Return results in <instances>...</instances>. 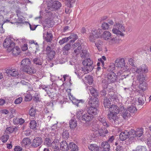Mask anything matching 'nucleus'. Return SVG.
Wrapping results in <instances>:
<instances>
[{
    "label": "nucleus",
    "instance_id": "obj_10",
    "mask_svg": "<svg viewBox=\"0 0 151 151\" xmlns=\"http://www.w3.org/2000/svg\"><path fill=\"white\" fill-rule=\"evenodd\" d=\"M42 138L37 137L35 138L31 142V146L33 148H36L40 146L42 143Z\"/></svg>",
    "mask_w": 151,
    "mask_h": 151
},
{
    "label": "nucleus",
    "instance_id": "obj_39",
    "mask_svg": "<svg viewBox=\"0 0 151 151\" xmlns=\"http://www.w3.org/2000/svg\"><path fill=\"white\" fill-rule=\"evenodd\" d=\"M70 127V128L74 129L77 126V121L75 119H72L69 122Z\"/></svg>",
    "mask_w": 151,
    "mask_h": 151
},
{
    "label": "nucleus",
    "instance_id": "obj_11",
    "mask_svg": "<svg viewBox=\"0 0 151 151\" xmlns=\"http://www.w3.org/2000/svg\"><path fill=\"white\" fill-rule=\"evenodd\" d=\"M88 104L90 106L97 108L99 105V103L97 98L90 96L89 98Z\"/></svg>",
    "mask_w": 151,
    "mask_h": 151
},
{
    "label": "nucleus",
    "instance_id": "obj_46",
    "mask_svg": "<svg viewBox=\"0 0 151 151\" xmlns=\"http://www.w3.org/2000/svg\"><path fill=\"white\" fill-rule=\"evenodd\" d=\"M62 136L65 139H67L69 137V133L68 131L64 129L63 132L62 133Z\"/></svg>",
    "mask_w": 151,
    "mask_h": 151
},
{
    "label": "nucleus",
    "instance_id": "obj_6",
    "mask_svg": "<svg viewBox=\"0 0 151 151\" xmlns=\"http://www.w3.org/2000/svg\"><path fill=\"white\" fill-rule=\"evenodd\" d=\"M116 114L108 113L107 115V118L114 125L119 124L120 122V119L119 117L117 116Z\"/></svg>",
    "mask_w": 151,
    "mask_h": 151
},
{
    "label": "nucleus",
    "instance_id": "obj_24",
    "mask_svg": "<svg viewBox=\"0 0 151 151\" xmlns=\"http://www.w3.org/2000/svg\"><path fill=\"white\" fill-rule=\"evenodd\" d=\"M88 89L90 91L91 94L94 98H97L99 96V93L96 90L91 86L89 87Z\"/></svg>",
    "mask_w": 151,
    "mask_h": 151
},
{
    "label": "nucleus",
    "instance_id": "obj_61",
    "mask_svg": "<svg viewBox=\"0 0 151 151\" xmlns=\"http://www.w3.org/2000/svg\"><path fill=\"white\" fill-rule=\"evenodd\" d=\"M40 94L39 93H36L33 97L34 100L36 101H39V100Z\"/></svg>",
    "mask_w": 151,
    "mask_h": 151
},
{
    "label": "nucleus",
    "instance_id": "obj_14",
    "mask_svg": "<svg viewBox=\"0 0 151 151\" xmlns=\"http://www.w3.org/2000/svg\"><path fill=\"white\" fill-rule=\"evenodd\" d=\"M132 135L131 133H130V131L128 132L127 131H125L120 133L119 135V139L122 141H124L128 138L129 136V139L132 140L133 139H132V138L130 137Z\"/></svg>",
    "mask_w": 151,
    "mask_h": 151
},
{
    "label": "nucleus",
    "instance_id": "obj_22",
    "mask_svg": "<svg viewBox=\"0 0 151 151\" xmlns=\"http://www.w3.org/2000/svg\"><path fill=\"white\" fill-rule=\"evenodd\" d=\"M6 71V73L8 75L13 76H16L18 75L17 70L15 69H7Z\"/></svg>",
    "mask_w": 151,
    "mask_h": 151
},
{
    "label": "nucleus",
    "instance_id": "obj_33",
    "mask_svg": "<svg viewBox=\"0 0 151 151\" xmlns=\"http://www.w3.org/2000/svg\"><path fill=\"white\" fill-rule=\"evenodd\" d=\"M31 140L28 138H26L24 139L21 143L23 147H25L26 146H28L31 144Z\"/></svg>",
    "mask_w": 151,
    "mask_h": 151
},
{
    "label": "nucleus",
    "instance_id": "obj_15",
    "mask_svg": "<svg viewBox=\"0 0 151 151\" xmlns=\"http://www.w3.org/2000/svg\"><path fill=\"white\" fill-rule=\"evenodd\" d=\"M145 99V96L142 95H141L139 98H138V101H134L135 104L139 108H142V106L145 103L144 100Z\"/></svg>",
    "mask_w": 151,
    "mask_h": 151
},
{
    "label": "nucleus",
    "instance_id": "obj_35",
    "mask_svg": "<svg viewBox=\"0 0 151 151\" xmlns=\"http://www.w3.org/2000/svg\"><path fill=\"white\" fill-rule=\"evenodd\" d=\"M43 62V59L39 58H35L33 60V63L37 65H42Z\"/></svg>",
    "mask_w": 151,
    "mask_h": 151
},
{
    "label": "nucleus",
    "instance_id": "obj_36",
    "mask_svg": "<svg viewBox=\"0 0 151 151\" xmlns=\"http://www.w3.org/2000/svg\"><path fill=\"white\" fill-rule=\"evenodd\" d=\"M88 148L91 151H98L99 149V147L96 144H91L89 146Z\"/></svg>",
    "mask_w": 151,
    "mask_h": 151
},
{
    "label": "nucleus",
    "instance_id": "obj_60",
    "mask_svg": "<svg viewBox=\"0 0 151 151\" xmlns=\"http://www.w3.org/2000/svg\"><path fill=\"white\" fill-rule=\"evenodd\" d=\"M17 15L19 17L18 18V20L19 21V22H17L16 23H21L23 19V18L22 17H19V16L20 15V13L19 12H18L17 13Z\"/></svg>",
    "mask_w": 151,
    "mask_h": 151
},
{
    "label": "nucleus",
    "instance_id": "obj_55",
    "mask_svg": "<svg viewBox=\"0 0 151 151\" xmlns=\"http://www.w3.org/2000/svg\"><path fill=\"white\" fill-rule=\"evenodd\" d=\"M69 40L68 37H65L62 40H60L59 41V43L60 45H63L64 43L67 42Z\"/></svg>",
    "mask_w": 151,
    "mask_h": 151
},
{
    "label": "nucleus",
    "instance_id": "obj_17",
    "mask_svg": "<svg viewBox=\"0 0 151 151\" xmlns=\"http://www.w3.org/2000/svg\"><path fill=\"white\" fill-rule=\"evenodd\" d=\"M136 73H139L142 71L144 73H147L148 72L147 66L145 64H143L139 67H136Z\"/></svg>",
    "mask_w": 151,
    "mask_h": 151
},
{
    "label": "nucleus",
    "instance_id": "obj_49",
    "mask_svg": "<svg viewBox=\"0 0 151 151\" xmlns=\"http://www.w3.org/2000/svg\"><path fill=\"white\" fill-rule=\"evenodd\" d=\"M30 127L31 129H35L37 126L36 122L34 120H32L30 123Z\"/></svg>",
    "mask_w": 151,
    "mask_h": 151
},
{
    "label": "nucleus",
    "instance_id": "obj_44",
    "mask_svg": "<svg viewBox=\"0 0 151 151\" xmlns=\"http://www.w3.org/2000/svg\"><path fill=\"white\" fill-rule=\"evenodd\" d=\"M86 81L89 84H91L93 81V78L92 76L90 75L87 76L85 77V79Z\"/></svg>",
    "mask_w": 151,
    "mask_h": 151
},
{
    "label": "nucleus",
    "instance_id": "obj_26",
    "mask_svg": "<svg viewBox=\"0 0 151 151\" xmlns=\"http://www.w3.org/2000/svg\"><path fill=\"white\" fill-rule=\"evenodd\" d=\"M52 132L48 134H46L45 136L46 137L50 139H54L56 138V135L54 132L56 131L55 130V129L53 128H52Z\"/></svg>",
    "mask_w": 151,
    "mask_h": 151
},
{
    "label": "nucleus",
    "instance_id": "obj_20",
    "mask_svg": "<svg viewBox=\"0 0 151 151\" xmlns=\"http://www.w3.org/2000/svg\"><path fill=\"white\" fill-rule=\"evenodd\" d=\"M73 47L74 49V52L76 54H79L82 49V46L79 42L75 43L73 45Z\"/></svg>",
    "mask_w": 151,
    "mask_h": 151
},
{
    "label": "nucleus",
    "instance_id": "obj_23",
    "mask_svg": "<svg viewBox=\"0 0 151 151\" xmlns=\"http://www.w3.org/2000/svg\"><path fill=\"white\" fill-rule=\"evenodd\" d=\"M137 106L134 103V101H133L132 104L128 107V110L130 113H135L137 110L136 107Z\"/></svg>",
    "mask_w": 151,
    "mask_h": 151
},
{
    "label": "nucleus",
    "instance_id": "obj_50",
    "mask_svg": "<svg viewBox=\"0 0 151 151\" xmlns=\"http://www.w3.org/2000/svg\"><path fill=\"white\" fill-rule=\"evenodd\" d=\"M37 110L36 109L31 108L29 110V114L30 116H32L35 117L36 112Z\"/></svg>",
    "mask_w": 151,
    "mask_h": 151
},
{
    "label": "nucleus",
    "instance_id": "obj_58",
    "mask_svg": "<svg viewBox=\"0 0 151 151\" xmlns=\"http://www.w3.org/2000/svg\"><path fill=\"white\" fill-rule=\"evenodd\" d=\"M14 131V128L12 127H9L7 128L6 129V132L7 133H12Z\"/></svg>",
    "mask_w": 151,
    "mask_h": 151
},
{
    "label": "nucleus",
    "instance_id": "obj_5",
    "mask_svg": "<svg viewBox=\"0 0 151 151\" xmlns=\"http://www.w3.org/2000/svg\"><path fill=\"white\" fill-rule=\"evenodd\" d=\"M102 32V30L101 29H93L89 33V40L91 42H94L95 40L99 37L100 34Z\"/></svg>",
    "mask_w": 151,
    "mask_h": 151
},
{
    "label": "nucleus",
    "instance_id": "obj_21",
    "mask_svg": "<svg viewBox=\"0 0 151 151\" xmlns=\"http://www.w3.org/2000/svg\"><path fill=\"white\" fill-rule=\"evenodd\" d=\"M98 119L99 121L101 122L104 126L107 127H109V124L106 121V119L104 116L103 115L99 116Z\"/></svg>",
    "mask_w": 151,
    "mask_h": 151
},
{
    "label": "nucleus",
    "instance_id": "obj_19",
    "mask_svg": "<svg viewBox=\"0 0 151 151\" xmlns=\"http://www.w3.org/2000/svg\"><path fill=\"white\" fill-rule=\"evenodd\" d=\"M109 113L112 112L113 114H117L119 112V109L118 107L115 105H112L109 107Z\"/></svg>",
    "mask_w": 151,
    "mask_h": 151
},
{
    "label": "nucleus",
    "instance_id": "obj_41",
    "mask_svg": "<svg viewBox=\"0 0 151 151\" xmlns=\"http://www.w3.org/2000/svg\"><path fill=\"white\" fill-rule=\"evenodd\" d=\"M40 88L43 90H44L45 91L47 92V94L49 96H50V92L49 91V89L50 86H45L44 85H41Z\"/></svg>",
    "mask_w": 151,
    "mask_h": 151
},
{
    "label": "nucleus",
    "instance_id": "obj_43",
    "mask_svg": "<svg viewBox=\"0 0 151 151\" xmlns=\"http://www.w3.org/2000/svg\"><path fill=\"white\" fill-rule=\"evenodd\" d=\"M99 134L101 136H105L108 133L107 129L104 128L103 129H100L99 130Z\"/></svg>",
    "mask_w": 151,
    "mask_h": 151
},
{
    "label": "nucleus",
    "instance_id": "obj_8",
    "mask_svg": "<svg viewBox=\"0 0 151 151\" xmlns=\"http://www.w3.org/2000/svg\"><path fill=\"white\" fill-rule=\"evenodd\" d=\"M15 43L13 42V39L9 37L6 38L3 42V46L4 47L8 48L9 50L15 46Z\"/></svg>",
    "mask_w": 151,
    "mask_h": 151
},
{
    "label": "nucleus",
    "instance_id": "obj_16",
    "mask_svg": "<svg viewBox=\"0 0 151 151\" xmlns=\"http://www.w3.org/2000/svg\"><path fill=\"white\" fill-rule=\"evenodd\" d=\"M87 112L93 117L98 113L97 108L90 106L87 108Z\"/></svg>",
    "mask_w": 151,
    "mask_h": 151
},
{
    "label": "nucleus",
    "instance_id": "obj_53",
    "mask_svg": "<svg viewBox=\"0 0 151 151\" xmlns=\"http://www.w3.org/2000/svg\"><path fill=\"white\" fill-rule=\"evenodd\" d=\"M9 137L8 135L5 134L3 135L1 139L2 141L4 143L6 142L9 139Z\"/></svg>",
    "mask_w": 151,
    "mask_h": 151
},
{
    "label": "nucleus",
    "instance_id": "obj_9",
    "mask_svg": "<svg viewBox=\"0 0 151 151\" xmlns=\"http://www.w3.org/2000/svg\"><path fill=\"white\" fill-rule=\"evenodd\" d=\"M125 60L124 58H118L115 61V66L119 69H122L125 67Z\"/></svg>",
    "mask_w": 151,
    "mask_h": 151
},
{
    "label": "nucleus",
    "instance_id": "obj_62",
    "mask_svg": "<svg viewBox=\"0 0 151 151\" xmlns=\"http://www.w3.org/2000/svg\"><path fill=\"white\" fill-rule=\"evenodd\" d=\"M81 71L82 70H77L76 71H75V73L78 76L79 78H80V77L82 76V73Z\"/></svg>",
    "mask_w": 151,
    "mask_h": 151
},
{
    "label": "nucleus",
    "instance_id": "obj_1",
    "mask_svg": "<svg viewBox=\"0 0 151 151\" xmlns=\"http://www.w3.org/2000/svg\"><path fill=\"white\" fill-rule=\"evenodd\" d=\"M126 29L123 22H116L114 24L112 29L113 33L117 36L124 37L125 35L124 32H126Z\"/></svg>",
    "mask_w": 151,
    "mask_h": 151
},
{
    "label": "nucleus",
    "instance_id": "obj_3",
    "mask_svg": "<svg viewBox=\"0 0 151 151\" xmlns=\"http://www.w3.org/2000/svg\"><path fill=\"white\" fill-rule=\"evenodd\" d=\"M117 76L113 72H111L106 76L105 79L102 80L104 88L106 89L107 88L108 84L115 82L117 79Z\"/></svg>",
    "mask_w": 151,
    "mask_h": 151
},
{
    "label": "nucleus",
    "instance_id": "obj_40",
    "mask_svg": "<svg viewBox=\"0 0 151 151\" xmlns=\"http://www.w3.org/2000/svg\"><path fill=\"white\" fill-rule=\"evenodd\" d=\"M139 88L140 91H144L147 88V84L146 83H140L139 86Z\"/></svg>",
    "mask_w": 151,
    "mask_h": 151
},
{
    "label": "nucleus",
    "instance_id": "obj_2",
    "mask_svg": "<svg viewBox=\"0 0 151 151\" xmlns=\"http://www.w3.org/2000/svg\"><path fill=\"white\" fill-rule=\"evenodd\" d=\"M31 61L27 58L23 59L21 62V66L23 71L28 74L34 73L36 71L33 68L31 67Z\"/></svg>",
    "mask_w": 151,
    "mask_h": 151
},
{
    "label": "nucleus",
    "instance_id": "obj_30",
    "mask_svg": "<svg viewBox=\"0 0 151 151\" xmlns=\"http://www.w3.org/2000/svg\"><path fill=\"white\" fill-rule=\"evenodd\" d=\"M104 151H109L110 150V145L108 142L104 141L102 142L101 145Z\"/></svg>",
    "mask_w": 151,
    "mask_h": 151
},
{
    "label": "nucleus",
    "instance_id": "obj_13",
    "mask_svg": "<svg viewBox=\"0 0 151 151\" xmlns=\"http://www.w3.org/2000/svg\"><path fill=\"white\" fill-rule=\"evenodd\" d=\"M45 51L48 58L50 60H52L54 58L55 52L50 46H47V47Z\"/></svg>",
    "mask_w": 151,
    "mask_h": 151
},
{
    "label": "nucleus",
    "instance_id": "obj_52",
    "mask_svg": "<svg viewBox=\"0 0 151 151\" xmlns=\"http://www.w3.org/2000/svg\"><path fill=\"white\" fill-rule=\"evenodd\" d=\"M87 51L86 50H82L81 52L80 55L82 58H85L87 56Z\"/></svg>",
    "mask_w": 151,
    "mask_h": 151
},
{
    "label": "nucleus",
    "instance_id": "obj_54",
    "mask_svg": "<svg viewBox=\"0 0 151 151\" xmlns=\"http://www.w3.org/2000/svg\"><path fill=\"white\" fill-rule=\"evenodd\" d=\"M45 138V142L44 143L45 144H46L48 146H50L52 143V141L51 139L50 138H49L47 137Z\"/></svg>",
    "mask_w": 151,
    "mask_h": 151
},
{
    "label": "nucleus",
    "instance_id": "obj_48",
    "mask_svg": "<svg viewBox=\"0 0 151 151\" xmlns=\"http://www.w3.org/2000/svg\"><path fill=\"white\" fill-rule=\"evenodd\" d=\"M75 2V0H65V3L67 4V6L71 7L73 4Z\"/></svg>",
    "mask_w": 151,
    "mask_h": 151
},
{
    "label": "nucleus",
    "instance_id": "obj_38",
    "mask_svg": "<svg viewBox=\"0 0 151 151\" xmlns=\"http://www.w3.org/2000/svg\"><path fill=\"white\" fill-rule=\"evenodd\" d=\"M103 104L106 108H109L110 106L111 101L109 99L106 97L104 99Z\"/></svg>",
    "mask_w": 151,
    "mask_h": 151
},
{
    "label": "nucleus",
    "instance_id": "obj_27",
    "mask_svg": "<svg viewBox=\"0 0 151 151\" xmlns=\"http://www.w3.org/2000/svg\"><path fill=\"white\" fill-rule=\"evenodd\" d=\"M44 37L47 42H51L52 40L53 36L51 32H47L45 35H44Z\"/></svg>",
    "mask_w": 151,
    "mask_h": 151
},
{
    "label": "nucleus",
    "instance_id": "obj_28",
    "mask_svg": "<svg viewBox=\"0 0 151 151\" xmlns=\"http://www.w3.org/2000/svg\"><path fill=\"white\" fill-rule=\"evenodd\" d=\"M111 33L108 31H105L102 34V38L105 40H110L111 38Z\"/></svg>",
    "mask_w": 151,
    "mask_h": 151
},
{
    "label": "nucleus",
    "instance_id": "obj_57",
    "mask_svg": "<svg viewBox=\"0 0 151 151\" xmlns=\"http://www.w3.org/2000/svg\"><path fill=\"white\" fill-rule=\"evenodd\" d=\"M32 96L29 94H27L25 98V100L26 101H29L32 99Z\"/></svg>",
    "mask_w": 151,
    "mask_h": 151
},
{
    "label": "nucleus",
    "instance_id": "obj_64",
    "mask_svg": "<svg viewBox=\"0 0 151 151\" xmlns=\"http://www.w3.org/2000/svg\"><path fill=\"white\" fill-rule=\"evenodd\" d=\"M147 136L148 137L147 139V142L148 144L149 145H151V136L150 134L147 135Z\"/></svg>",
    "mask_w": 151,
    "mask_h": 151
},
{
    "label": "nucleus",
    "instance_id": "obj_34",
    "mask_svg": "<svg viewBox=\"0 0 151 151\" xmlns=\"http://www.w3.org/2000/svg\"><path fill=\"white\" fill-rule=\"evenodd\" d=\"M69 150L71 149L72 151H76L78 150V147L74 143L71 142L68 145Z\"/></svg>",
    "mask_w": 151,
    "mask_h": 151
},
{
    "label": "nucleus",
    "instance_id": "obj_25",
    "mask_svg": "<svg viewBox=\"0 0 151 151\" xmlns=\"http://www.w3.org/2000/svg\"><path fill=\"white\" fill-rule=\"evenodd\" d=\"M60 146L62 151H67L69 150L68 145L65 141H63L60 143Z\"/></svg>",
    "mask_w": 151,
    "mask_h": 151
},
{
    "label": "nucleus",
    "instance_id": "obj_59",
    "mask_svg": "<svg viewBox=\"0 0 151 151\" xmlns=\"http://www.w3.org/2000/svg\"><path fill=\"white\" fill-rule=\"evenodd\" d=\"M102 27L103 29L105 30L109 28V25L107 23L104 22L102 24Z\"/></svg>",
    "mask_w": 151,
    "mask_h": 151
},
{
    "label": "nucleus",
    "instance_id": "obj_47",
    "mask_svg": "<svg viewBox=\"0 0 151 151\" xmlns=\"http://www.w3.org/2000/svg\"><path fill=\"white\" fill-rule=\"evenodd\" d=\"M132 151H147V150L145 147L139 146L136 147L135 150H133Z\"/></svg>",
    "mask_w": 151,
    "mask_h": 151
},
{
    "label": "nucleus",
    "instance_id": "obj_37",
    "mask_svg": "<svg viewBox=\"0 0 151 151\" xmlns=\"http://www.w3.org/2000/svg\"><path fill=\"white\" fill-rule=\"evenodd\" d=\"M59 144V140L58 139H55L52 142L51 146L54 149L58 148V145Z\"/></svg>",
    "mask_w": 151,
    "mask_h": 151
},
{
    "label": "nucleus",
    "instance_id": "obj_12",
    "mask_svg": "<svg viewBox=\"0 0 151 151\" xmlns=\"http://www.w3.org/2000/svg\"><path fill=\"white\" fill-rule=\"evenodd\" d=\"M69 98L72 102L77 106H80L84 102V101L82 99L78 100L76 99L71 93L69 95Z\"/></svg>",
    "mask_w": 151,
    "mask_h": 151
},
{
    "label": "nucleus",
    "instance_id": "obj_29",
    "mask_svg": "<svg viewBox=\"0 0 151 151\" xmlns=\"http://www.w3.org/2000/svg\"><path fill=\"white\" fill-rule=\"evenodd\" d=\"M9 50L12 51L13 54L15 56H17L19 55L20 53V48L17 46L12 47L9 49Z\"/></svg>",
    "mask_w": 151,
    "mask_h": 151
},
{
    "label": "nucleus",
    "instance_id": "obj_4",
    "mask_svg": "<svg viewBox=\"0 0 151 151\" xmlns=\"http://www.w3.org/2000/svg\"><path fill=\"white\" fill-rule=\"evenodd\" d=\"M93 61L90 58L85 59L82 62L84 67L82 68V71L84 74L91 72L93 68Z\"/></svg>",
    "mask_w": 151,
    "mask_h": 151
},
{
    "label": "nucleus",
    "instance_id": "obj_51",
    "mask_svg": "<svg viewBox=\"0 0 151 151\" xmlns=\"http://www.w3.org/2000/svg\"><path fill=\"white\" fill-rule=\"evenodd\" d=\"M69 40L72 39L70 41L71 42H74L75 40H76L78 38V36L76 35L72 34L69 37H68Z\"/></svg>",
    "mask_w": 151,
    "mask_h": 151
},
{
    "label": "nucleus",
    "instance_id": "obj_63",
    "mask_svg": "<svg viewBox=\"0 0 151 151\" xmlns=\"http://www.w3.org/2000/svg\"><path fill=\"white\" fill-rule=\"evenodd\" d=\"M22 101V97H20L16 99L14 101V103L16 104H18L20 103Z\"/></svg>",
    "mask_w": 151,
    "mask_h": 151
},
{
    "label": "nucleus",
    "instance_id": "obj_18",
    "mask_svg": "<svg viewBox=\"0 0 151 151\" xmlns=\"http://www.w3.org/2000/svg\"><path fill=\"white\" fill-rule=\"evenodd\" d=\"M93 117L88 112L83 115L81 117V120L86 122H89L91 121Z\"/></svg>",
    "mask_w": 151,
    "mask_h": 151
},
{
    "label": "nucleus",
    "instance_id": "obj_32",
    "mask_svg": "<svg viewBox=\"0 0 151 151\" xmlns=\"http://www.w3.org/2000/svg\"><path fill=\"white\" fill-rule=\"evenodd\" d=\"M145 76L142 74H140L137 76V80L140 83H146L145 82Z\"/></svg>",
    "mask_w": 151,
    "mask_h": 151
},
{
    "label": "nucleus",
    "instance_id": "obj_56",
    "mask_svg": "<svg viewBox=\"0 0 151 151\" xmlns=\"http://www.w3.org/2000/svg\"><path fill=\"white\" fill-rule=\"evenodd\" d=\"M83 112L82 110H80L78 111L77 113V117L79 120H81V117L83 115H82Z\"/></svg>",
    "mask_w": 151,
    "mask_h": 151
},
{
    "label": "nucleus",
    "instance_id": "obj_42",
    "mask_svg": "<svg viewBox=\"0 0 151 151\" xmlns=\"http://www.w3.org/2000/svg\"><path fill=\"white\" fill-rule=\"evenodd\" d=\"M71 48V45L70 44H66L64 47L63 51L64 55H67L68 53V51Z\"/></svg>",
    "mask_w": 151,
    "mask_h": 151
},
{
    "label": "nucleus",
    "instance_id": "obj_45",
    "mask_svg": "<svg viewBox=\"0 0 151 151\" xmlns=\"http://www.w3.org/2000/svg\"><path fill=\"white\" fill-rule=\"evenodd\" d=\"M128 111V110H124L122 112V116L124 119H126L131 116L130 113Z\"/></svg>",
    "mask_w": 151,
    "mask_h": 151
},
{
    "label": "nucleus",
    "instance_id": "obj_31",
    "mask_svg": "<svg viewBox=\"0 0 151 151\" xmlns=\"http://www.w3.org/2000/svg\"><path fill=\"white\" fill-rule=\"evenodd\" d=\"M61 3L58 1H55L52 4L51 6V8L56 9H58L61 6Z\"/></svg>",
    "mask_w": 151,
    "mask_h": 151
},
{
    "label": "nucleus",
    "instance_id": "obj_7",
    "mask_svg": "<svg viewBox=\"0 0 151 151\" xmlns=\"http://www.w3.org/2000/svg\"><path fill=\"white\" fill-rule=\"evenodd\" d=\"M143 133V129L142 128L138 129L136 131L133 129H131L130 131V133L132 134L130 137L132 138L133 139L135 137H138L139 139L138 138V139L143 141L144 140V138H142V139H141L140 138V137L142 135Z\"/></svg>",
    "mask_w": 151,
    "mask_h": 151
}]
</instances>
